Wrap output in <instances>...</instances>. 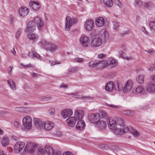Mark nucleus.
<instances>
[{
	"label": "nucleus",
	"mask_w": 155,
	"mask_h": 155,
	"mask_svg": "<svg viewBox=\"0 0 155 155\" xmlns=\"http://www.w3.org/2000/svg\"><path fill=\"white\" fill-rule=\"evenodd\" d=\"M143 6L146 8L150 9L154 7V5L152 2H148L144 3Z\"/></svg>",
	"instance_id": "nucleus-32"
},
{
	"label": "nucleus",
	"mask_w": 155,
	"mask_h": 155,
	"mask_svg": "<svg viewBox=\"0 0 155 155\" xmlns=\"http://www.w3.org/2000/svg\"><path fill=\"white\" fill-rule=\"evenodd\" d=\"M108 126L110 129L114 130L117 128L116 123L113 124V125H109Z\"/></svg>",
	"instance_id": "nucleus-51"
},
{
	"label": "nucleus",
	"mask_w": 155,
	"mask_h": 155,
	"mask_svg": "<svg viewBox=\"0 0 155 155\" xmlns=\"http://www.w3.org/2000/svg\"><path fill=\"white\" fill-rule=\"evenodd\" d=\"M14 125L15 127H20V124L19 122L17 121H15L14 122Z\"/></svg>",
	"instance_id": "nucleus-63"
},
{
	"label": "nucleus",
	"mask_w": 155,
	"mask_h": 155,
	"mask_svg": "<svg viewBox=\"0 0 155 155\" xmlns=\"http://www.w3.org/2000/svg\"><path fill=\"white\" fill-rule=\"evenodd\" d=\"M76 21L74 19H71L70 16H67L66 17L65 23V30L68 31L71 27L73 23L75 24Z\"/></svg>",
	"instance_id": "nucleus-4"
},
{
	"label": "nucleus",
	"mask_w": 155,
	"mask_h": 155,
	"mask_svg": "<svg viewBox=\"0 0 155 155\" xmlns=\"http://www.w3.org/2000/svg\"><path fill=\"white\" fill-rule=\"evenodd\" d=\"M45 49L48 51L53 52L57 50V47L55 45L52 43H48L47 45L45 46Z\"/></svg>",
	"instance_id": "nucleus-11"
},
{
	"label": "nucleus",
	"mask_w": 155,
	"mask_h": 155,
	"mask_svg": "<svg viewBox=\"0 0 155 155\" xmlns=\"http://www.w3.org/2000/svg\"><path fill=\"white\" fill-rule=\"evenodd\" d=\"M104 19L102 17H97L95 19V24L98 27H101L103 26L104 25Z\"/></svg>",
	"instance_id": "nucleus-18"
},
{
	"label": "nucleus",
	"mask_w": 155,
	"mask_h": 155,
	"mask_svg": "<svg viewBox=\"0 0 155 155\" xmlns=\"http://www.w3.org/2000/svg\"><path fill=\"white\" fill-rule=\"evenodd\" d=\"M25 145L24 142L21 141L17 143L14 146V151L16 153H19L24 148Z\"/></svg>",
	"instance_id": "nucleus-8"
},
{
	"label": "nucleus",
	"mask_w": 155,
	"mask_h": 155,
	"mask_svg": "<svg viewBox=\"0 0 155 155\" xmlns=\"http://www.w3.org/2000/svg\"><path fill=\"white\" fill-rule=\"evenodd\" d=\"M147 91L150 93L155 92V85L153 84L150 83L148 84L146 88Z\"/></svg>",
	"instance_id": "nucleus-23"
},
{
	"label": "nucleus",
	"mask_w": 155,
	"mask_h": 155,
	"mask_svg": "<svg viewBox=\"0 0 155 155\" xmlns=\"http://www.w3.org/2000/svg\"><path fill=\"white\" fill-rule=\"evenodd\" d=\"M85 125V123L82 120H79L76 126V128L78 130H81L83 129V127Z\"/></svg>",
	"instance_id": "nucleus-21"
},
{
	"label": "nucleus",
	"mask_w": 155,
	"mask_h": 155,
	"mask_svg": "<svg viewBox=\"0 0 155 155\" xmlns=\"http://www.w3.org/2000/svg\"><path fill=\"white\" fill-rule=\"evenodd\" d=\"M1 142L3 147H6L8 146L9 143L8 138L7 137H3L2 140Z\"/></svg>",
	"instance_id": "nucleus-31"
},
{
	"label": "nucleus",
	"mask_w": 155,
	"mask_h": 155,
	"mask_svg": "<svg viewBox=\"0 0 155 155\" xmlns=\"http://www.w3.org/2000/svg\"><path fill=\"white\" fill-rule=\"evenodd\" d=\"M122 113L125 115H129L133 114L132 111L129 110H124L122 111Z\"/></svg>",
	"instance_id": "nucleus-44"
},
{
	"label": "nucleus",
	"mask_w": 155,
	"mask_h": 155,
	"mask_svg": "<svg viewBox=\"0 0 155 155\" xmlns=\"http://www.w3.org/2000/svg\"><path fill=\"white\" fill-rule=\"evenodd\" d=\"M149 26L151 30L155 31V22L154 21H150Z\"/></svg>",
	"instance_id": "nucleus-43"
},
{
	"label": "nucleus",
	"mask_w": 155,
	"mask_h": 155,
	"mask_svg": "<svg viewBox=\"0 0 155 155\" xmlns=\"http://www.w3.org/2000/svg\"><path fill=\"white\" fill-rule=\"evenodd\" d=\"M143 89L141 86H138L136 88L133 89V92L135 94H138L141 93L143 91Z\"/></svg>",
	"instance_id": "nucleus-27"
},
{
	"label": "nucleus",
	"mask_w": 155,
	"mask_h": 155,
	"mask_svg": "<svg viewBox=\"0 0 155 155\" xmlns=\"http://www.w3.org/2000/svg\"><path fill=\"white\" fill-rule=\"evenodd\" d=\"M98 61H92L89 62V65L92 68H94L98 66Z\"/></svg>",
	"instance_id": "nucleus-38"
},
{
	"label": "nucleus",
	"mask_w": 155,
	"mask_h": 155,
	"mask_svg": "<svg viewBox=\"0 0 155 155\" xmlns=\"http://www.w3.org/2000/svg\"><path fill=\"white\" fill-rule=\"evenodd\" d=\"M79 70V68L77 67H72L69 70L71 72H76Z\"/></svg>",
	"instance_id": "nucleus-49"
},
{
	"label": "nucleus",
	"mask_w": 155,
	"mask_h": 155,
	"mask_svg": "<svg viewBox=\"0 0 155 155\" xmlns=\"http://www.w3.org/2000/svg\"><path fill=\"white\" fill-rule=\"evenodd\" d=\"M36 28V25L34 21H29L27 24V27L25 30V32H33Z\"/></svg>",
	"instance_id": "nucleus-6"
},
{
	"label": "nucleus",
	"mask_w": 155,
	"mask_h": 155,
	"mask_svg": "<svg viewBox=\"0 0 155 155\" xmlns=\"http://www.w3.org/2000/svg\"><path fill=\"white\" fill-rule=\"evenodd\" d=\"M93 24V21L91 19H88L86 21L85 24L84 28L87 31L91 30Z\"/></svg>",
	"instance_id": "nucleus-15"
},
{
	"label": "nucleus",
	"mask_w": 155,
	"mask_h": 155,
	"mask_svg": "<svg viewBox=\"0 0 155 155\" xmlns=\"http://www.w3.org/2000/svg\"><path fill=\"white\" fill-rule=\"evenodd\" d=\"M29 5L35 10H37L40 7V5L37 2L31 1L29 2Z\"/></svg>",
	"instance_id": "nucleus-22"
},
{
	"label": "nucleus",
	"mask_w": 155,
	"mask_h": 155,
	"mask_svg": "<svg viewBox=\"0 0 155 155\" xmlns=\"http://www.w3.org/2000/svg\"><path fill=\"white\" fill-rule=\"evenodd\" d=\"M108 62L106 60H102L98 61V67L101 68H105L108 65Z\"/></svg>",
	"instance_id": "nucleus-28"
},
{
	"label": "nucleus",
	"mask_w": 155,
	"mask_h": 155,
	"mask_svg": "<svg viewBox=\"0 0 155 155\" xmlns=\"http://www.w3.org/2000/svg\"><path fill=\"white\" fill-rule=\"evenodd\" d=\"M7 114V111L5 110H0V115H3Z\"/></svg>",
	"instance_id": "nucleus-62"
},
{
	"label": "nucleus",
	"mask_w": 155,
	"mask_h": 155,
	"mask_svg": "<svg viewBox=\"0 0 155 155\" xmlns=\"http://www.w3.org/2000/svg\"><path fill=\"white\" fill-rule=\"evenodd\" d=\"M118 64V61L114 59H112L110 61L109 65L111 67H115L117 66Z\"/></svg>",
	"instance_id": "nucleus-35"
},
{
	"label": "nucleus",
	"mask_w": 155,
	"mask_h": 155,
	"mask_svg": "<svg viewBox=\"0 0 155 155\" xmlns=\"http://www.w3.org/2000/svg\"><path fill=\"white\" fill-rule=\"evenodd\" d=\"M47 44V41L43 38L41 39L40 42L39 43V45L41 47L44 46L45 48Z\"/></svg>",
	"instance_id": "nucleus-39"
},
{
	"label": "nucleus",
	"mask_w": 155,
	"mask_h": 155,
	"mask_svg": "<svg viewBox=\"0 0 155 155\" xmlns=\"http://www.w3.org/2000/svg\"><path fill=\"white\" fill-rule=\"evenodd\" d=\"M27 37L32 43L37 41L38 38V36L37 35L32 33H28L27 35Z\"/></svg>",
	"instance_id": "nucleus-16"
},
{
	"label": "nucleus",
	"mask_w": 155,
	"mask_h": 155,
	"mask_svg": "<svg viewBox=\"0 0 155 155\" xmlns=\"http://www.w3.org/2000/svg\"><path fill=\"white\" fill-rule=\"evenodd\" d=\"M102 43V40L100 37H96L91 41L90 45L92 47H96L100 46Z\"/></svg>",
	"instance_id": "nucleus-7"
},
{
	"label": "nucleus",
	"mask_w": 155,
	"mask_h": 155,
	"mask_svg": "<svg viewBox=\"0 0 155 155\" xmlns=\"http://www.w3.org/2000/svg\"><path fill=\"white\" fill-rule=\"evenodd\" d=\"M135 3L136 4L135 5L138 6H141L143 5V3L140 0H135Z\"/></svg>",
	"instance_id": "nucleus-45"
},
{
	"label": "nucleus",
	"mask_w": 155,
	"mask_h": 155,
	"mask_svg": "<svg viewBox=\"0 0 155 155\" xmlns=\"http://www.w3.org/2000/svg\"><path fill=\"white\" fill-rule=\"evenodd\" d=\"M84 115V112L81 110L76 109L74 112V117H68L66 120V122L68 126L70 127H73L74 126L78 120L81 119Z\"/></svg>",
	"instance_id": "nucleus-1"
},
{
	"label": "nucleus",
	"mask_w": 155,
	"mask_h": 155,
	"mask_svg": "<svg viewBox=\"0 0 155 155\" xmlns=\"http://www.w3.org/2000/svg\"><path fill=\"white\" fill-rule=\"evenodd\" d=\"M133 85V83L131 80L128 81L124 86L123 91L125 93L129 92L132 89Z\"/></svg>",
	"instance_id": "nucleus-12"
},
{
	"label": "nucleus",
	"mask_w": 155,
	"mask_h": 155,
	"mask_svg": "<svg viewBox=\"0 0 155 155\" xmlns=\"http://www.w3.org/2000/svg\"><path fill=\"white\" fill-rule=\"evenodd\" d=\"M70 95H73V97L78 99H81L83 100H91L92 97L89 96H83L81 95H78V93L77 92L75 93H71L70 94Z\"/></svg>",
	"instance_id": "nucleus-17"
},
{
	"label": "nucleus",
	"mask_w": 155,
	"mask_h": 155,
	"mask_svg": "<svg viewBox=\"0 0 155 155\" xmlns=\"http://www.w3.org/2000/svg\"><path fill=\"white\" fill-rule=\"evenodd\" d=\"M62 155H73L72 153L69 151L65 152H64Z\"/></svg>",
	"instance_id": "nucleus-64"
},
{
	"label": "nucleus",
	"mask_w": 155,
	"mask_h": 155,
	"mask_svg": "<svg viewBox=\"0 0 155 155\" xmlns=\"http://www.w3.org/2000/svg\"><path fill=\"white\" fill-rule=\"evenodd\" d=\"M54 126V124L52 122L46 121L43 123V128L47 131H49L52 129Z\"/></svg>",
	"instance_id": "nucleus-9"
},
{
	"label": "nucleus",
	"mask_w": 155,
	"mask_h": 155,
	"mask_svg": "<svg viewBox=\"0 0 155 155\" xmlns=\"http://www.w3.org/2000/svg\"><path fill=\"white\" fill-rule=\"evenodd\" d=\"M24 107H19L16 108L15 110L16 111L19 112L22 111L24 109Z\"/></svg>",
	"instance_id": "nucleus-55"
},
{
	"label": "nucleus",
	"mask_w": 155,
	"mask_h": 155,
	"mask_svg": "<svg viewBox=\"0 0 155 155\" xmlns=\"http://www.w3.org/2000/svg\"><path fill=\"white\" fill-rule=\"evenodd\" d=\"M114 87V83L113 84L112 81H109L106 84L105 86V90L109 92L111 91Z\"/></svg>",
	"instance_id": "nucleus-19"
},
{
	"label": "nucleus",
	"mask_w": 155,
	"mask_h": 155,
	"mask_svg": "<svg viewBox=\"0 0 155 155\" xmlns=\"http://www.w3.org/2000/svg\"><path fill=\"white\" fill-rule=\"evenodd\" d=\"M29 10L26 7H21L19 9L18 12L19 15L22 17L27 16L29 13Z\"/></svg>",
	"instance_id": "nucleus-14"
},
{
	"label": "nucleus",
	"mask_w": 155,
	"mask_h": 155,
	"mask_svg": "<svg viewBox=\"0 0 155 155\" xmlns=\"http://www.w3.org/2000/svg\"><path fill=\"white\" fill-rule=\"evenodd\" d=\"M120 131V133H125L127 132L129 129L126 125H121L120 126V128L118 129Z\"/></svg>",
	"instance_id": "nucleus-29"
},
{
	"label": "nucleus",
	"mask_w": 155,
	"mask_h": 155,
	"mask_svg": "<svg viewBox=\"0 0 155 155\" xmlns=\"http://www.w3.org/2000/svg\"><path fill=\"white\" fill-rule=\"evenodd\" d=\"M34 124L35 126L38 127H40L41 126L43 127V124L38 119H35L34 120Z\"/></svg>",
	"instance_id": "nucleus-37"
},
{
	"label": "nucleus",
	"mask_w": 155,
	"mask_h": 155,
	"mask_svg": "<svg viewBox=\"0 0 155 155\" xmlns=\"http://www.w3.org/2000/svg\"><path fill=\"white\" fill-rule=\"evenodd\" d=\"M33 21L35 24L38 25L39 26L38 27V29L39 30H41L44 25L43 22L38 17H36L34 18Z\"/></svg>",
	"instance_id": "nucleus-20"
},
{
	"label": "nucleus",
	"mask_w": 155,
	"mask_h": 155,
	"mask_svg": "<svg viewBox=\"0 0 155 155\" xmlns=\"http://www.w3.org/2000/svg\"><path fill=\"white\" fill-rule=\"evenodd\" d=\"M99 147L100 149H101L102 150H104V149H105L106 148L107 146H106L104 144H102L100 145L99 146Z\"/></svg>",
	"instance_id": "nucleus-60"
},
{
	"label": "nucleus",
	"mask_w": 155,
	"mask_h": 155,
	"mask_svg": "<svg viewBox=\"0 0 155 155\" xmlns=\"http://www.w3.org/2000/svg\"><path fill=\"white\" fill-rule=\"evenodd\" d=\"M54 134L57 135L58 136H61L62 134V133L60 131H56L55 132V133H54Z\"/></svg>",
	"instance_id": "nucleus-56"
},
{
	"label": "nucleus",
	"mask_w": 155,
	"mask_h": 155,
	"mask_svg": "<svg viewBox=\"0 0 155 155\" xmlns=\"http://www.w3.org/2000/svg\"><path fill=\"white\" fill-rule=\"evenodd\" d=\"M79 42L81 45L84 47H88L90 45V39L86 36H81L79 39Z\"/></svg>",
	"instance_id": "nucleus-3"
},
{
	"label": "nucleus",
	"mask_w": 155,
	"mask_h": 155,
	"mask_svg": "<svg viewBox=\"0 0 155 155\" xmlns=\"http://www.w3.org/2000/svg\"><path fill=\"white\" fill-rule=\"evenodd\" d=\"M88 118L91 123L96 124L100 120V115L98 113L89 114L88 116Z\"/></svg>",
	"instance_id": "nucleus-2"
},
{
	"label": "nucleus",
	"mask_w": 155,
	"mask_h": 155,
	"mask_svg": "<svg viewBox=\"0 0 155 155\" xmlns=\"http://www.w3.org/2000/svg\"><path fill=\"white\" fill-rule=\"evenodd\" d=\"M131 133L133 136L136 137H137L140 135L139 133L136 130L134 129L132 130Z\"/></svg>",
	"instance_id": "nucleus-42"
},
{
	"label": "nucleus",
	"mask_w": 155,
	"mask_h": 155,
	"mask_svg": "<svg viewBox=\"0 0 155 155\" xmlns=\"http://www.w3.org/2000/svg\"><path fill=\"white\" fill-rule=\"evenodd\" d=\"M107 106L114 109H118L119 108V106L113 104H107Z\"/></svg>",
	"instance_id": "nucleus-52"
},
{
	"label": "nucleus",
	"mask_w": 155,
	"mask_h": 155,
	"mask_svg": "<svg viewBox=\"0 0 155 155\" xmlns=\"http://www.w3.org/2000/svg\"><path fill=\"white\" fill-rule=\"evenodd\" d=\"M39 100L43 102H47L51 100L52 97L50 96H42L39 97Z\"/></svg>",
	"instance_id": "nucleus-36"
},
{
	"label": "nucleus",
	"mask_w": 155,
	"mask_h": 155,
	"mask_svg": "<svg viewBox=\"0 0 155 155\" xmlns=\"http://www.w3.org/2000/svg\"><path fill=\"white\" fill-rule=\"evenodd\" d=\"M105 57V55L103 54H98V58H104Z\"/></svg>",
	"instance_id": "nucleus-58"
},
{
	"label": "nucleus",
	"mask_w": 155,
	"mask_h": 155,
	"mask_svg": "<svg viewBox=\"0 0 155 155\" xmlns=\"http://www.w3.org/2000/svg\"><path fill=\"white\" fill-rule=\"evenodd\" d=\"M107 122L108 125H113L116 123V121L113 119L111 117H108L107 118Z\"/></svg>",
	"instance_id": "nucleus-40"
},
{
	"label": "nucleus",
	"mask_w": 155,
	"mask_h": 155,
	"mask_svg": "<svg viewBox=\"0 0 155 155\" xmlns=\"http://www.w3.org/2000/svg\"><path fill=\"white\" fill-rule=\"evenodd\" d=\"M33 57H35L36 58L39 60L41 59V56L37 53H34L33 55Z\"/></svg>",
	"instance_id": "nucleus-53"
},
{
	"label": "nucleus",
	"mask_w": 155,
	"mask_h": 155,
	"mask_svg": "<svg viewBox=\"0 0 155 155\" xmlns=\"http://www.w3.org/2000/svg\"><path fill=\"white\" fill-rule=\"evenodd\" d=\"M7 82L10 88L13 90L16 89V86L15 82L12 79H9L7 80Z\"/></svg>",
	"instance_id": "nucleus-25"
},
{
	"label": "nucleus",
	"mask_w": 155,
	"mask_h": 155,
	"mask_svg": "<svg viewBox=\"0 0 155 155\" xmlns=\"http://www.w3.org/2000/svg\"><path fill=\"white\" fill-rule=\"evenodd\" d=\"M45 149L46 152L48 155H53L55 152L51 147L48 145L45 146Z\"/></svg>",
	"instance_id": "nucleus-24"
},
{
	"label": "nucleus",
	"mask_w": 155,
	"mask_h": 155,
	"mask_svg": "<svg viewBox=\"0 0 155 155\" xmlns=\"http://www.w3.org/2000/svg\"><path fill=\"white\" fill-rule=\"evenodd\" d=\"M24 126L27 129H30L31 127L32 119L30 117L26 116L22 120Z\"/></svg>",
	"instance_id": "nucleus-5"
},
{
	"label": "nucleus",
	"mask_w": 155,
	"mask_h": 155,
	"mask_svg": "<svg viewBox=\"0 0 155 155\" xmlns=\"http://www.w3.org/2000/svg\"><path fill=\"white\" fill-rule=\"evenodd\" d=\"M113 29L115 30H117L118 29L119 26V22H118L117 21H114L113 22Z\"/></svg>",
	"instance_id": "nucleus-41"
},
{
	"label": "nucleus",
	"mask_w": 155,
	"mask_h": 155,
	"mask_svg": "<svg viewBox=\"0 0 155 155\" xmlns=\"http://www.w3.org/2000/svg\"><path fill=\"white\" fill-rule=\"evenodd\" d=\"M73 113V111L70 109H67L62 110L61 115L64 118L70 117L72 115Z\"/></svg>",
	"instance_id": "nucleus-13"
},
{
	"label": "nucleus",
	"mask_w": 155,
	"mask_h": 155,
	"mask_svg": "<svg viewBox=\"0 0 155 155\" xmlns=\"http://www.w3.org/2000/svg\"><path fill=\"white\" fill-rule=\"evenodd\" d=\"M114 88L117 91H120L123 89V86L121 84L118 83V81H115Z\"/></svg>",
	"instance_id": "nucleus-30"
},
{
	"label": "nucleus",
	"mask_w": 155,
	"mask_h": 155,
	"mask_svg": "<svg viewBox=\"0 0 155 155\" xmlns=\"http://www.w3.org/2000/svg\"><path fill=\"white\" fill-rule=\"evenodd\" d=\"M62 153L61 151H55L54 152V154L53 155H61Z\"/></svg>",
	"instance_id": "nucleus-59"
},
{
	"label": "nucleus",
	"mask_w": 155,
	"mask_h": 155,
	"mask_svg": "<svg viewBox=\"0 0 155 155\" xmlns=\"http://www.w3.org/2000/svg\"><path fill=\"white\" fill-rule=\"evenodd\" d=\"M48 112L49 114L53 115L55 113V110L53 108H51L48 110Z\"/></svg>",
	"instance_id": "nucleus-48"
},
{
	"label": "nucleus",
	"mask_w": 155,
	"mask_h": 155,
	"mask_svg": "<svg viewBox=\"0 0 155 155\" xmlns=\"http://www.w3.org/2000/svg\"><path fill=\"white\" fill-rule=\"evenodd\" d=\"M9 21L11 24L13 23L14 20L15 19L14 17L12 15H10L9 16Z\"/></svg>",
	"instance_id": "nucleus-57"
},
{
	"label": "nucleus",
	"mask_w": 155,
	"mask_h": 155,
	"mask_svg": "<svg viewBox=\"0 0 155 155\" xmlns=\"http://www.w3.org/2000/svg\"><path fill=\"white\" fill-rule=\"evenodd\" d=\"M99 128L102 130L104 129L106 126V122L102 120L98 122L97 123Z\"/></svg>",
	"instance_id": "nucleus-33"
},
{
	"label": "nucleus",
	"mask_w": 155,
	"mask_h": 155,
	"mask_svg": "<svg viewBox=\"0 0 155 155\" xmlns=\"http://www.w3.org/2000/svg\"><path fill=\"white\" fill-rule=\"evenodd\" d=\"M35 148L36 147L33 143L29 142L26 144L25 149V151H29L33 153L34 152Z\"/></svg>",
	"instance_id": "nucleus-10"
},
{
	"label": "nucleus",
	"mask_w": 155,
	"mask_h": 155,
	"mask_svg": "<svg viewBox=\"0 0 155 155\" xmlns=\"http://www.w3.org/2000/svg\"><path fill=\"white\" fill-rule=\"evenodd\" d=\"M20 64L23 67L22 68H26L34 67L33 65L30 64L27 65H25L22 63H21Z\"/></svg>",
	"instance_id": "nucleus-46"
},
{
	"label": "nucleus",
	"mask_w": 155,
	"mask_h": 155,
	"mask_svg": "<svg viewBox=\"0 0 155 155\" xmlns=\"http://www.w3.org/2000/svg\"><path fill=\"white\" fill-rule=\"evenodd\" d=\"M106 7H110L112 6L113 3L112 0H100Z\"/></svg>",
	"instance_id": "nucleus-26"
},
{
	"label": "nucleus",
	"mask_w": 155,
	"mask_h": 155,
	"mask_svg": "<svg viewBox=\"0 0 155 155\" xmlns=\"http://www.w3.org/2000/svg\"><path fill=\"white\" fill-rule=\"evenodd\" d=\"M60 64V61H53L51 62V66H53L55 64Z\"/></svg>",
	"instance_id": "nucleus-61"
},
{
	"label": "nucleus",
	"mask_w": 155,
	"mask_h": 155,
	"mask_svg": "<svg viewBox=\"0 0 155 155\" xmlns=\"http://www.w3.org/2000/svg\"><path fill=\"white\" fill-rule=\"evenodd\" d=\"M74 62H77L79 63L82 62L83 61V59L82 58H75L73 60Z\"/></svg>",
	"instance_id": "nucleus-47"
},
{
	"label": "nucleus",
	"mask_w": 155,
	"mask_h": 155,
	"mask_svg": "<svg viewBox=\"0 0 155 155\" xmlns=\"http://www.w3.org/2000/svg\"><path fill=\"white\" fill-rule=\"evenodd\" d=\"M38 150L39 152L42 154H45L46 152L45 151V150L41 147H39L38 148Z\"/></svg>",
	"instance_id": "nucleus-50"
},
{
	"label": "nucleus",
	"mask_w": 155,
	"mask_h": 155,
	"mask_svg": "<svg viewBox=\"0 0 155 155\" xmlns=\"http://www.w3.org/2000/svg\"><path fill=\"white\" fill-rule=\"evenodd\" d=\"M21 31H18L16 33L15 37L16 39H18L19 38L20 35L21 34Z\"/></svg>",
	"instance_id": "nucleus-54"
},
{
	"label": "nucleus",
	"mask_w": 155,
	"mask_h": 155,
	"mask_svg": "<svg viewBox=\"0 0 155 155\" xmlns=\"http://www.w3.org/2000/svg\"><path fill=\"white\" fill-rule=\"evenodd\" d=\"M144 76L143 74H140L136 78L137 81L139 84H143L144 83Z\"/></svg>",
	"instance_id": "nucleus-34"
}]
</instances>
